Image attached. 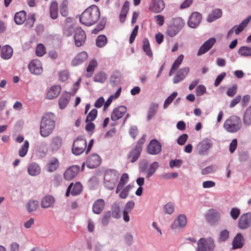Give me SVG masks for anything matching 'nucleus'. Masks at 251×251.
Returning a JSON list of instances; mask_svg holds the SVG:
<instances>
[{
  "instance_id": "58",
  "label": "nucleus",
  "mask_w": 251,
  "mask_h": 251,
  "mask_svg": "<svg viewBox=\"0 0 251 251\" xmlns=\"http://www.w3.org/2000/svg\"><path fill=\"white\" fill-rule=\"evenodd\" d=\"M120 76L119 74H113L110 77V84L114 86L116 85L119 82Z\"/></svg>"
},
{
  "instance_id": "19",
  "label": "nucleus",
  "mask_w": 251,
  "mask_h": 251,
  "mask_svg": "<svg viewBox=\"0 0 251 251\" xmlns=\"http://www.w3.org/2000/svg\"><path fill=\"white\" fill-rule=\"evenodd\" d=\"M220 215L216 210L210 209L206 214L207 221L211 224H215L220 219Z\"/></svg>"
},
{
  "instance_id": "35",
  "label": "nucleus",
  "mask_w": 251,
  "mask_h": 251,
  "mask_svg": "<svg viewBox=\"0 0 251 251\" xmlns=\"http://www.w3.org/2000/svg\"><path fill=\"white\" fill-rule=\"evenodd\" d=\"M59 166V161L56 158H53L47 164L48 170L50 172L56 171Z\"/></svg>"
},
{
  "instance_id": "13",
  "label": "nucleus",
  "mask_w": 251,
  "mask_h": 251,
  "mask_svg": "<svg viewBox=\"0 0 251 251\" xmlns=\"http://www.w3.org/2000/svg\"><path fill=\"white\" fill-rule=\"evenodd\" d=\"M101 159L99 155L93 154L90 155L86 161V165L89 168H95L100 165Z\"/></svg>"
},
{
  "instance_id": "15",
  "label": "nucleus",
  "mask_w": 251,
  "mask_h": 251,
  "mask_svg": "<svg viewBox=\"0 0 251 251\" xmlns=\"http://www.w3.org/2000/svg\"><path fill=\"white\" fill-rule=\"evenodd\" d=\"M201 19V15L197 12H193L188 22V25L191 28H196L197 27Z\"/></svg>"
},
{
  "instance_id": "41",
  "label": "nucleus",
  "mask_w": 251,
  "mask_h": 251,
  "mask_svg": "<svg viewBox=\"0 0 251 251\" xmlns=\"http://www.w3.org/2000/svg\"><path fill=\"white\" fill-rule=\"evenodd\" d=\"M143 50L146 52L147 55L149 57H152L153 54L151 50L150 43L147 39H145L143 41Z\"/></svg>"
},
{
  "instance_id": "34",
  "label": "nucleus",
  "mask_w": 251,
  "mask_h": 251,
  "mask_svg": "<svg viewBox=\"0 0 251 251\" xmlns=\"http://www.w3.org/2000/svg\"><path fill=\"white\" fill-rule=\"evenodd\" d=\"M50 16L52 19H56L58 17V7L56 1H52L50 8Z\"/></svg>"
},
{
  "instance_id": "37",
  "label": "nucleus",
  "mask_w": 251,
  "mask_h": 251,
  "mask_svg": "<svg viewBox=\"0 0 251 251\" xmlns=\"http://www.w3.org/2000/svg\"><path fill=\"white\" fill-rule=\"evenodd\" d=\"M251 20V15L247 18L244 19L239 25H238L235 30V33L236 35L240 34L247 26Z\"/></svg>"
},
{
  "instance_id": "42",
  "label": "nucleus",
  "mask_w": 251,
  "mask_h": 251,
  "mask_svg": "<svg viewBox=\"0 0 251 251\" xmlns=\"http://www.w3.org/2000/svg\"><path fill=\"white\" fill-rule=\"evenodd\" d=\"M133 185L128 184L126 186L123 187L121 190V192L119 194V197L122 199H125L127 197L129 192L132 188Z\"/></svg>"
},
{
  "instance_id": "25",
  "label": "nucleus",
  "mask_w": 251,
  "mask_h": 251,
  "mask_svg": "<svg viewBox=\"0 0 251 251\" xmlns=\"http://www.w3.org/2000/svg\"><path fill=\"white\" fill-rule=\"evenodd\" d=\"M88 58V54L85 51L78 53L73 60V66H77L84 62Z\"/></svg>"
},
{
  "instance_id": "56",
  "label": "nucleus",
  "mask_w": 251,
  "mask_h": 251,
  "mask_svg": "<svg viewBox=\"0 0 251 251\" xmlns=\"http://www.w3.org/2000/svg\"><path fill=\"white\" fill-rule=\"evenodd\" d=\"M183 59V55L182 54L179 55L174 62L172 66V70H176L181 64Z\"/></svg>"
},
{
  "instance_id": "61",
  "label": "nucleus",
  "mask_w": 251,
  "mask_h": 251,
  "mask_svg": "<svg viewBox=\"0 0 251 251\" xmlns=\"http://www.w3.org/2000/svg\"><path fill=\"white\" fill-rule=\"evenodd\" d=\"M206 88L203 85H199L196 89V94L197 96H201L206 93Z\"/></svg>"
},
{
  "instance_id": "36",
  "label": "nucleus",
  "mask_w": 251,
  "mask_h": 251,
  "mask_svg": "<svg viewBox=\"0 0 251 251\" xmlns=\"http://www.w3.org/2000/svg\"><path fill=\"white\" fill-rule=\"evenodd\" d=\"M98 63L96 60L93 59L90 62L86 69L87 73L85 75L86 77H90L92 75Z\"/></svg>"
},
{
  "instance_id": "39",
  "label": "nucleus",
  "mask_w": 251,
  "mask_h": 251,
  "mask_svg": "<svg viewBox=\"0 0 251 251\" xmlns=\"http://www.w3.org/2000/svg\"><path fill=\"white\" fill-rule=\"evenodd\" d=\"M158 105L157 103H152L148 112L147 120L150 121L155 115L158 109Z\"/></svg>"
},
{
  "instance_id": "14",
  "label": "nucleus",
  "mask_w": 251,
  "mask_h": 251,
  "mask_svg": "<svg viewBox=\"0 0 251 251\" xmlns=\"http://www.w3.org/2000/svg\"><path fill=\"white\" fill-rule=\"evenodd\" d=\"M186 224L187 218L185 215L181 214L174 220L171 227L172 229H176L179 227H184Z\"/></svg>"
},
{
  "instance_id": "16",
  "label": "nucleus",
  "mask_w": 251,
  "mask_h": 251,
  "mask_svg": "<svg viewBox=\"0 0 251 251\" xmlns=\"http://www.w3.org/2000/svg\"><path fill=\"white\" fill-rule=\"evenodd\" d=\"M126 111V107L125 106H120L114 109L111 115V119L116 121L121 118Z\"/></svg>"
},
{
  "instance_id": "22",
  "label": "nucleus",
  "mask_w": 251,
  "mask_h": 251,
  "mask_svg": "<svg viewBox=\"0 0 251 251\" xmlns=\"http://www.w3.org/2000/svg\"><path fill=\"white\" fill-rule=\"evenodd\" d=\"M142 150V147H140L139 146H136L135 148L129 152L128 158H131V162L133 163L138 159L140 155Z\"/></svg>"
},
{
  "instance_id": "33",
  "label": "nucleus",
  "mask_w": 251,
  "mask_h": 251,
  "mask_svg": "<svg viewBox=\"0 0 251 251\" xmlns=\"http://www.w3.org/2000/svg\"><path fill=\"white\" fill-rule=\"evenodd\" d=\"M26 20V13L24 11L17 12L15 14L14 21L16 24L21 25Z\"/></svg>"
},
{
  "instance_id": "38",
  "label": "nucleus",
  "mask_w": 251,
  "mask_h": 251,
  "mask_svg": "<svg viewBox=\"0 0 251 251\" xmlns=\"http://www.w3.org/2000/svg\"><path fill=\"white\" fill-rule=\"evenodd\" d=\"M243 121L245 126L251 125V105L248 107L244 112Z\"/></svg>"
},
{
  "instance_id": "46",
  "label": "nucleus",
  "mask_w": 251,
  "mask_h": 251,
  "mask_svg": "<svg viewBox=\"0 0 251 251\" xmlns=\"http://www.w3.org/2000/svg\"><path fill=\"white\" fill-rule=\"evenodd\" d=\"M82 191V186L81 184L78 182L75 184L73 189L71 191V194L73 196H77L81 193Z\"/></svg>"
},
{
  "instance_id": "62",
  "label": "nucleus",
  "mask_w": 251,
  "mask_h": 251,
  "mask_svg": "<svg viewBox=\"0 0 251 251\" xmlns=\"http://www.w3.org/2000/svg\"><path fill=\"white\" fill-rule=\"evenodd\" d=\"M139 26L138 25L135 26L133 29L129 38V43L132 44L135 40V39L138 33Z\"/></svg>"
},
{
  "instance_id": "18",
  "label": "nucleus",
  "mask_w": 251,
  "mask_h": 251,
  "mask_svg": "<svg viewBox=\"0 0 251 251\" xmlns=\"http://www.w3.org/2000/svg\"><path fill=\"white\" fill-rule=\"evenodd\" d=\"M189 72V68L188 67H185L179 69L173 78L174 83H177L183 80Z\"/></svg>"
},
{
  "instance_id": "64",
  "label": "nucleus",
  "mask_w": 251,
  "mask_h": 251,
  "mask_svg": "<svg viewBox=\"0 0 251 251\" xmlns=\"http://www.w3.org/2000/svg\"><path fill=\"white\" fill-rule=\"evenodd\" d=\"M240 214V210L239 209L234 207L232 208L230 211V215L234 220H236Z\"/></svg>"
},
{
  "instance_id": "6",
  "label": "nucleus",
  "mask_w": 251,
  "mask_h": 251,
  "mask_svg": "<svg viewBox=\"0 0 251 251\" xmlns=\"http://www.w3.org/2000/svg\"><path fill=\"white\" fill-rule=\"evenodd\" d=\"M87 145V142L83 137L79 136L74 141L72 152L73 154L78 155L81 154L85 151Z\"/></svg>"
},
{
  "instance_id": "23",
  "label": "nucleus",
  "mask_w": 251,
  "mask_h": 251,
  "mask_svg": "<svg viewBox=\"0 0 251 251\" xmlns=\"http://www.w3.org/2000/svg\"><path fill=\"white\" fill-rule=\"evenodd\" d=\"M54 202V198L52 196L49 195L43 198L41 205L43 208H48L51 207Z\"/></svg>"
},
{
  "instance_id": "2",
  "label": "nucleus",
  "mask_w": 251,
  "mask_h": 251,
  "mask_svg": "<svg viewBox=\"0 0 251 251\" xmlns=\"http://www.w3.org/2000/svg\"><path fill=\"white\" fill-rule=\"evenodd\" d=\"M55 125V116L51 113H46L42 119L40 134L42 137L49 136L53 131Z\"/></svg>"
},
{
  "instance_id": "27",
  "label": "nucleus",
  "mask_w": 251,
  "mask_h": 251,
  "mask_svg": "<svg viewBox=\"0 0 251 251\" xmlns=\"http://www.w3.org/2000/svg\"><path fill=\"white\" fill-rule=\"evenodd\" d=\"M62 139L59 136L54 137L51 140L50 147L52 152H56L62 146Z\"/></svg>"
},
{
  "instance_id": "44",
  "label": "nucleus",
  "mask_w": 251,
  "mask_h": 251,
  "mask_svg": "<svg viewBox=\"0 0 251 251\" xmlns=\"http://www.w3.org/2000/svg\"><path fill=\"white\" fill-rule=\"evenodd\" d=\"M39 206V202L36 200L29 201L26 205L28 211L30 213L36 210Z\"/></svg>"
},
{
  "instance_id": "63",
  "label": "nucleus",
  "mask_w": 251,
  "mask_h": 251,
  "mask_svg": "<svg viewBox=\"0 0 251 251\" xmlns=\"http://www.w3.org/2000/svg\"><path fill=\"white\" fill-rule=\"evenodd\" d=\"M237 85H233L232 87L229 88L227 91L226 94L230 97H233L237 92Z\"/></svg>"
},
{
  "instance_id": "28",
  "label": "nucleus",
  "mask_w": 251,
  "mask_h": 251,
  "mask_svg": "<svg viewBox=\"0 0 251 251\" xmlns=\"http://www.w3.org/2000/svg\"><path fill=\"white\" fill-rule=\"evenodd\" d=\"M12 54L13 49L10 46L5 45L2 48L0 55L2 58L8 59L12 56Z\"/></svg>"
},
{
  "instance_id": "20",
  "label": "nucleus",
  "mask_w": 251,
  "mask_h": 251,
  "mask_svg": "<svg viewBox=\"0 0 251 251\" xmlns=\"http://www.w3.org/2000/svg\"><path fill=\"white\" fill-rule=\"evenodd\" d=\"M211 147L212 144L209 140L207 139L203 140L198 146L199 153L201 155L204 154L205 152Z\"/></svg>"
},
{
  "instance_id": "55",
  "label": "nucleus",
  "mask_w": 251,
  "mask_h": 251,
  "mask_svg": "<svg viewBox=\"0 0 251 251\" xmlns=\"http://www.w3.org/2000/svg\"><path fill=\"white\" fill-rule=\"evenodd\" d=\"M46 48L42 44H38L36 54L38 56H42L46 53Z\"/></svg>"
},
{
  "instance_id": "10",
  "label": "nucleus",
  "mask_w": 251,
  "mask_h": 251,
  "mask_svg": "<svg viewBox=\"0 0 251 251\" xmlns=\"http://www.w3.org/2000/svg\"><path fill=\"white\" fill-rule=\"evenodd\" d=\"M165 8V3L163 0H152L149 7L151 11L158 13L161 12Z\"/></svg>"
},
{
  "instance_id": "30",
  "label": "nucleus",
  "mask_w": 251,
  "mask_h": 251,
  "mask_svg": "<svg viewBox=\"0 0 251 251\" xmlns=\"http://www.w3.org/2000/svg\"><path fill=\"white\" fill-rule=\"evenodd\" d=\"M222 13L223 12L221 9H215L209 14L207 20L208 22H212L221 18L222 16Z\"/></svg>"
},
{
  "instance_id": "59",
  "label": "nucleus",
  "mask_w": 251,
  "mask_h": 251,
  "mask_svg": "<svg viewBox=\"0 0 251 251\" xmlns=\"http://www.w3.org/2000/svg\"><path fill=\"white\" fill-rule=\"evenodd\" d=\"M164 210L166 214H171L174 211V205L171 202L167 203L164 206Z\"/></svg>"
},
{
  "instance_id": "5",
  "label": "nucleus",
  "mask_w": 251,
  "mask_h": 251,
  "mask_svg": "<svg viewBox=\"0 0 251 251\" xmlns=\"http://www.w3.org/2000/svg\"><path fill=\"white\" fill-rule=\"evenodd\" d=\"M215 245L212 238H201L198 242L197 251H213Z\"/></svg>"
},
{
  "instance_id": "26",
  "label": "nucleus",
  "mask_w": 251,
  "mask_h": 251,
  "mask_svg": "<svg viewBox=\"0 0 251 251\" xmlns=\"http://www.w3.org/2000/svg\"><path fill=\"white\" fill-rule=\"evenodd\" d=\"M61 87L59 85L52 86L47 94V98L50 100L55 98L59 95Z\"/></svg>"
},
{
  "instance_id": "3",
  "label": "nucleus",
  "mask_w": 251,
  "mask_h": 251,
  "mask_svg": "<svg viewBox=\"0 0 251 251\" xmlns=\"http://www.w3.org/2000/svg\"><path fill=\"white\" fill-rule=\"evenodd\" d=\"M242 126V124L240 118L235 115L228 117L224 124L225 129L230 133H235L239 131Z\"/></svg>"
},
{
  "instance_id": "53",
  "label": "nucleus",
  "mask_w": 251,
  "mask_h": 251,
  "mask_svg": "<svg viewBox=\"0 0 251 251\" xmlns=\"http://www.w3.org/2000/svg\"><path fill=\"white\" fill-rule=\"evenodd\" d=\"M177 95L176 92H174L170 96H169L165 100L164 103V108H166L171 103V102L174 100Z\"/></svg>"
},
{
  "instance_id": "57",
  "label": "nucleus",
  "mask_w": 251,
  "mask_h": 251,
  "mask_svg": "<svg viewBox=\"0 0 251 251\" xmlns=\"http://www.w3.org/2000/svg\"><path fill=\"white\" fill-rule=\"evenodd\" d=\"M36 21L35 15H32L30 17H29L26 20V22L25 24L26 27L30 28L33 27L34 23Z\"/></svg>"
},
{
  "instance_id": "11",
  "label": "nucleus",
  "mask_w": 251,
  "mask_h": 251,
  "mask_svg": "<svg viewBox=\"0 0 251 251\" xmlns=\"http://www.w3.org/2000/svg\"><path fill=\"white\" fill-rule=\"evenodd\" d=\"M251 224V214L247 213L243 214L238 221V227L242 229L248 228Z\"/></svg>"
},
{
  "instance_id": "8",
  "label": "nucleus",
  "mask_w": 251,
  "mask_h": 251,
  "mask_svg": "<svg viewBox=\"0 0 251 251\" xmlns=\"http://www.w3.org/2000/svg\"><path fill=\"white\" fill-rule=\"evenodd\" d=\"M30 72L35 75H40L43 72L42 64L38 59L32 60L28 64Z\"/></svg>"
},
{
  "instance_id": "48",
  "label": "nucleus",
  "mask_w": 251,
  "mask_h": 251,
  "mask_svg": "<svg viewBox=\"0 0 251 251\" xmlns=\"http://www.w3.org/2000/svg\"><path fill=\"white\" fill-rule=\"evenodd\" d=\"M107 38L105 35H99L96 39V45L100 48L104 47L107 43Z\"/></svg>"
},
{
  "instance_id": "49",
  "label": "nucleus",
  "mask_w": 251,
  "mask_h": 251,
  "mask_svg": "<svg viewBox=\"0 0 251 251\" xmlns=\"http://www.w3.org/2000/svg\"><path fill=\"white\" fill-rule=\"evenodd\" d=\"M179 31L176 27L172 25L168 27L166 33L168 36L172 37L176 36Z\"/></svg>"
},
{
  "instance_id": "31",
  "label": "nucleus",
  "mask_w": 251,
  "mask_h": 251,
  "mask_svg": "<svg viewBox=\"0 0 251 251\" xmlns=\"http://www.w3.org/2000/svg\"><path fill=\"white\" fill-rule=\"evenodd\" d=\"M129 180V176L127 174L124 173L122 174L120 181L117 185L116 193H118L124 186L128 182Z\"/></svg>"
},
{
  "instance_id": "40",
  "label": "nucleus",
  "mask_w": 251,
  "mask_h": 251,
  "mask_svg": "<svg viewBox=\"0 0 251 251\" xmlns=\"http://www.w3.org/2000/svg\"><path fill=\"white\" fill-rule=\"evenodd\" d=\"M238 53L240 55L242 56H251V48L248 46H242L239 48Z\"/></svg>"
},
{
  "instance_id": "52",
  "label": "nucleus",
  "mask_w": 251,
  "mask_h": 251,
  "mask_svg": "<svg viewBox=\"0 0 251 251\" xmlns=\"http://www.w3.org/2000/svg\"><path fill=\"white\" fill-rule=\"evenodd\" d=\"M121 209L118 204L114 205L112 207V214L114 218L118 219L121 217Z\"/></svg>"
},
{
  "instance_id": "12",
  "label": "nucleus",
  "mask_w": 251,
  "mask_h": 251,
  "mask_svg": "<svg viewBox=\"0 0 251 251\" xmlns=\"http://www.w3.org/2000/svg\"><path fill=\"white\" fill-rule=\"evenodd\" d=\"M215 42L216 39L213 37L205 42L200 48L197 55L200 56L207 52L213 47Z\"/></svg>"
},
{
  "instance_id": "51",
  "label": "nucleus",
  "mask_w": 251,
  "mask_h": 251,
  "mask_svg": "<svg viewBox=\"0 0 251 251\" xmlns=\"http://www.w3.org/2000/svg\"><path fill=\"white\" fill-rule=\"evenodd\" d=\"M173 25L180 30L184 26L185 22L181 18L178 17L174 19Z\"/></svg>"
},
{
  "instance_id": "1",
  "label": "nucleus",
  "mask_w": 251,
  "mask_h": 251,
  "mask_svg": "<svg viewBox=\"0 0 251 251\" xmlns=\"http://www.w3.org/2000/svg\"><path fill=\"white\" fill-rule=\"evenodd\" d=\"M100 16V11L98 7L92 5L82 13L79 17V21L82 24L91 26L99 21Z\"/></svg>"
},
{
  "instance_id": "21",
  "label": "nucleus",
  "mask_w": 251,
  "mask_h": 251,
  "mask_svg": "<svg viewBox=\"0 0 251 251\" xmlns=\"http://www.w3.org/2000/svg\"><path fill=\"white\" fill-rule=\"evenodd\" d=\"M104 206V201L102 199H98L93 203V212L96 214H100L102 211Z\"/></svg>"
},
{
  "instance_id": "45",
  "label": "nucleus",
  "mask_w": 251,
  "mask_h": 251,
  "mask_svg": "<svg viewBox=\"0 0 251 251\" xmlns=\"http://www.w3.org/2000/svg\"><path fill=\"white\" fill-rule=\"evenodd\" d=\"M159 165L158 162H153L151 166H150V168L148 169V174L146 176V177L147 178H150L151 177L154 173L155 172L156 170L157 169V168L159 167Z\"/></svg>"
},
{
  "instance_id": "43",
  "label": "nucleus",
  "mask_w": 251,
  "mask_h": 251,
  "mask_svg": "<svg viewBox=\"0 0 251 251\" xmlns=\"http://www.w3.org/2000/svg\"><path fill=\"white\" fill-rule=\"evenodd\" d=\"M29 146V144L28 141H25L24 144L21 146L19 151L18 154L20 156L23 157L26 155L28 150Z\"/></svg>"
},
{
  "instance_id": "60",
  "label": "nucleus",
  "mask_w": 251,
  "mask_h": 251,
  "mask_svg": "<svg viewBox=\"0 0 251 251\" xmlns=\"http://www.w3.org/2000/svg\"><path fill=\"white\" fill-rule=\"evenodd\" d=\"M135 203L132 201H127L124 206V211L130 213L134 207Z\"/></svg>"
},
{
  "instance_id": "9",
  "label": "nucleus",
  "mask_w": 251,
  "mask_h": 251,
  "mask_svg": "<svg viewBox=\"0 0 251 251\" xmlns=\"http://www.w3.org/2000/svg\"><path fill=\"white\" fill-rule=\"evenodd\" d=\"M162 146L156 139L151 140L147 147L148 152L151 155H156L161 151Z\"/></svg>"
},
{
  "instance_id": "7",
  "label": "nucleus",
  "mask_w": 251,
  "mask_h": 251,
  "mask_svg": "<svg viewBox=\"0 0 251 251\" xmlns=\"http://www.w3.org/2000/svg\"><path fill=\"white\" fill-rule=\"evenodd\" d=\"M86 35L84 31L80 27H77L75 31L74 39L76 47H80L85 42Z\"/></svg>"
},
{
  "instance_id": "17",
  "label": "nucleus",
  "mask_w": 251,
  "mask_h": 251,
  "mask_svg": "<svg viewBox=\"0 0 251 251\" xmlns=\"http://www.w3.org/2000/svg\"><path fill=\"white\" fill-rule=\"evenodd\" d=\"M79 168L76 166H73L67 169L64 174V178L70 180L75 177L79 172Z\"/></svg>"
},
{
  "instance_id": "54",
  "label": "nucleus",
  "mask_w": 251,
  "mask_h": 251,
  "mask_svg": "<svg viewBox=\"0 0 251 251\" xmlns=\"http://www.w3.org/2000/svg\"><path fill=\"white\" fill-rule=\"evenodd\" d=\"M97 114L98 110L96 109H93L91 110V111L87 116L86 122H92L94 121L96 119L97 116Z\"/></svg>"
},
{
  "instance_id": "47",
  "label": "nucleus",
  "mask_w": 251,
  "mask_h": 251,
  "mask_svg": "<svg viewBox=\"0 0 251 251\" xmlns=\"http://www.w3.org/2000/svg\"><path fill=\"white\" fill-rule=\"evenodd\" d=\"M107 79L106 74L103 72H100L95 75L94 77V81L100 83H104Z\"/></svg>"
},
{
  "instance_id": "50",
  "label": "nucleus",
  "mask_w": 251,
  "mask_h": 251,
  "mask_svg": "<svg viewBox=\"0 0 251 251\" xmlns=\"http://www.w3.org/2000/svg\"><path fill=\"white\" fill-rule=\"evenodd\" d=\"M111 212L110 211H105L101 219V224L104 226H107L111 219Z\"/></svg>"
},
{
  "instance_id": "4",
  "label": "nucleus",
  "mask_w": 251,
  "mask_h": 251,
  "mask_svg": "<svg viewBox=\"0 0 251 251\" xmlns=\"http://www.w3.org/2000/svg\"><path fill=\"white\" fill-rule=\"evenodd\" d=\"M118 178V173L114 170H108L104 177V185L108 189L113 190Z\"/></svg>"
},
{
  "instance_id": "32",
  "label": "nucleus",
  "mask_w": 251,
  "mask_h": 251,
  "mask_svg": "<svg viewBox=\"0 0 251 251\" xmlns=\"http://www.w3.org/2000/svg\"><path fill=\"white\" fill-rule=\"evenodd\" d=\"M27 171L30 176H35L40 173L41 168L37 164L32 163L28 167Z\"/></svg>"
},
{
  "instance_id": "29",
  "label": "nucleus",
  "mask_w": 251,
  "mask_h": 251,
  "mask_svg": "<svg viewBox=\"0 0 251 251\" xmlns=\"http://www.w3.org/2000/svg\"><path fill=\"white\" fill-rule=\"evenodd\" d=\"M70 99V96L68 93H63L59 100V105L60 108L63 109L65 108L69 103Z\"/></svg>"
},
{
  "instance_id": "24",
  "label": "nucleus",
  "mask_w": 251,
  "mask_h": 251,
  "mask_svg": "<svg viewBox=\"0 0 251 251\" xmlns=\"http://www.w3.org/2000/svg\"><path fill=\"white\" fill-rule=\"evenodd\" d=\"M232 249H237L241 248L244 245V239L242 235L238 233L234 238L232 241Z\"/></svg>"
}]
</instances>
